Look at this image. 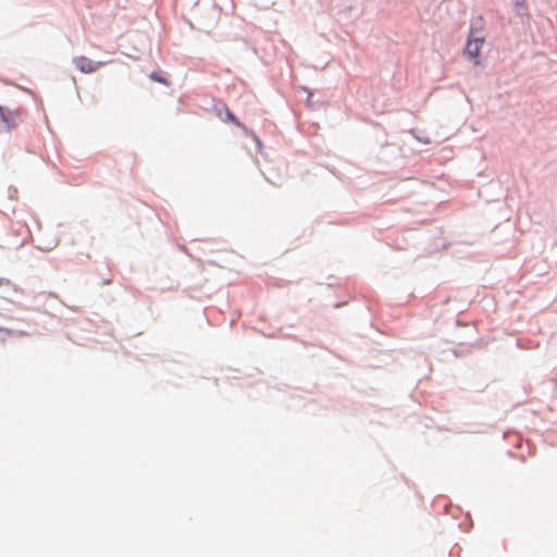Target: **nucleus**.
<instances>
[{"mask_svg": "<svg viewBox=\"0 0 557 557\" xmlns=\"http://www.w3.org/2000/svg\"><path fill=\"white\" fill-rule=\"evenodd\" d=\"M483 18L479 17L475 21L474 26L471 27L470 35L468 38V42L466 46V53L473 61L474 65H479V55L481 52V48L484 44V37L482 36L483 29Z\"/></svg>", "mask_w": 557, "mask_h": 557, "instance_id": "1", "label": "nucleus"}, {"mask_svg": "<svg viewBox=\"0 0 557 557\" xmlns=\"http://www.w3.org/2000/svg\"><path fill=\"white\" fill-rule=\"evenodd\" d=\"M22 121V113L20 110H10L0 107V133H7L15 128Z\"/></svg>", "mask_w": 557, "mask_h": 557, "instance_id": "2", "label": "nucleus"}, {"mask_svg": "<svg viewBox=\"0 0 557 557\" xmlns=\"http://www.w3.org/2000/svg\"><path fill=\"white\" fill-rule=\"evenodd\" d=\"M73 62L82 73L96 72L103 64L102 62H96L84 55L75 58Z\"/></svg>", "mask_w": 557, "mask_h": 557, "instance_id": "3", "label": "nucleus"}, {"mask_svg": "<svg viewBox=\"0 0 557 557\" xmlns=\"http://www.w3.org/2000/svg\"><path fill=\"white\" fill-rule=\"evenodd\" d=\"M225 112V121H228L233 123L234 125L238 127H243L242 123L238 121V119L228 110L227 107H224Z\"/></svg>", "mask_w": 557, "mask_h": 557, "instance_id": "4", "label": "nucleus"}, {"mask_svg": "<svg viewBox=\"0 0 557 557\" xmlns=\"http://www.w3.org/2000/svg\"><path fill=\"white\" fill-rule=\"evenodd\" d=\"M150 77H151V79H153V81L160 82V83H162V84H166L165 79H163V78L159 77L156 73H152V74L150 75Z\"/></svg>", "mask_w": 557, "mask_h": 557, "instance_id": "5", "label": "nucleus"}, {"mask_svg": "<svg viewBox=\"0 0 557 557\" xmlns=\"http://www.w3.org/2000/svg\"><path fill=\"white\" fill-rule=\"evenodd\" d=\"M524 3V0H516L517 5H522Z\"/></svg>", "mask_w": 557, "mask_h": 557, "instance_id": "6", "label": "nucleus"}]
</instances>
